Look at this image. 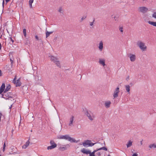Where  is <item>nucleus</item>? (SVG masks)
<instances>
[{"label": "nucleus", "instance_id": "nucleus-1", "mask_svg": "<svg viewBox=\"0 0 156 156\" xmlns=\"http://www.w3.org/2000/svg\"><path fill=\"white\" fill-rule=\"evenodd\" d=\"M58 139H65L67 140L70 142H77L76 140L73 138L70 137L69 135L67 134L65 135H60L58 137Z\"/></svg>", "mask_w": 156, "mask_h": 156}, {"label": "nucleus", "instance_id": "nucleus-2", "mask_svg": "<svg viewBox=\"0 0 156 156\" xmlns=\"http://www.w3.org/2000/svg\"><path fill=\"white\" fill-rule=\"evenodd\" d=\"M49 57L50 58L51 60L57 66L60 68L61 67L60 62L57 58L52 55L49 56Z\"/></svg>", "mask_w": 156, "mask_h": 156}, {"label": "nucleus", "instance_id": "nucleus-3", "mask_svg": "<svg viewBox=\"0 0 156 156\" xmlns=\"http://www.w3.org/2000/svg\"><path fill=\"white\" fill-rule=\"evenodd\" d=\"M137 45L142 51L146 50L147 47L144 42L140 41H138L137 43Z\"/></svg>", "mask_w": 156, "mask_h": 156}, {"label": "nucleus", "instance_id": "nucleus-4", "mask_svg": "<svg viewBox=\"0 0 156 156\" xmlns=\"http://www.w3.org/2000/svg\"><path fill=\"white\" fill-rule=\"evenodd\" d=\"M2 97L6 100L8 99L9 98H12V94L11 92H8L5 93H3L2 94Z\"/></svg>", "mask_w": 156, "mask_h": 156}, {"label": "nucleus", "instance_id": "nucleus-5", "mask_svg": "<svg viewBox=\"0 0 156 156\" xmlns=\"http://www.w3.org/2000/svg\"><path fill=\"white\" fill-rule=\"evenodd\" d=\"M95 144H96V143H92L90 140H87L83 142L82 144L84 147H86L87 145H88V146L92 147Z\"/></svg>", "mask_w": 156, "mask_h": 156}, {"label": "nucleus", "instance_id": "nucleus-6", "mask_svg": "<svg viewBox=\"0 0 156 156\" xmlns=\"http://www.w3.org/2000/svg\"><path fill=\"white\" fill-rule=\"evenodd\" d=\"M85 114L90 120L92 121L94 120V116L93 113L90 112H89L87 110L86 112H85Z\"/></svg>", "mask_w": 156, "mask_h": 156}, {"label": "nucleus", "instance_id": "nucleus-7", "mask_svg": "<svg viewBox=\"0 0 156 156\" xmlns=\"http://www.w3.org/2000/svg\"><path fill=\"white\" fill-rule=\"evenodd\" d=\"M138 10L139 12L144 14L147 12L148 9L146 7H140L138 8Z\"/></svg>", "mask_w": 156, "mask_h": 156}, {"label": "nucleus", "instance_id": "nucleus-8", "mask_svg": "<svg viewBox=\"0 0 156 156\" xmlns=\"http://www.w3.org/2000/svg\"><path fill=\"white\" fill-rule=\"evenodd\" d=\"M81 151L83 153L86 154H95V153L96 152V151L95 150H94L92 152H91L90 151V150L87 151L85 148L82 149L81 150Z\"/></svg>", "mask_w": 156, "mask_h": 156}, {"label": "nucleus", "instance_id": "nucleus-9", "mask_svg": "<svg viewBox=\"0 0 156 156\" xmlns=\"http://www.w3.org/2000/svg\"><path fill=\"white\" fill-rule=\"evenodd\" d=\"M119 92V87H117L115 89L113 94V96L114 98H116L118 96V94Z\"/></svg>", "mask_w": 156, "mask_h": 156}, {"label": "nucleus", "instance_id": "nucleus-10", "mask_svg": "<svg viewBox=\"0 0 156 156\" xmlns=\"http://www.w3.org/2000/svg\"><path fill=\"white\" fill-rule=\"evenodd\" d=\"M70 145L69 144H67L66 145H63V147H60L59 148V150L61 151H64L67 149V148L70 147Z\"/></svg>", "mask_w": 156, "mask_h": 156}, {"label": "nucleus", "instance_id": "nucleus-11", "mask_svg": "<svg viewBox=\"0 0 156 156\" xmlns=\"http://www.w3.org/2000/svg\"><path fill=\"white\" fill-rule=\"evenodd\" d=\"M4 35L5 36L4 32V28H3L1 27L0 28V38L2 39L3 36L4 37Z\"/></svg>", "mask_w": 156, "mask_h": 156}, {"label": "nucleus", "instance_id": "nucleus-12", "mask_svg": "<svg viewBox=\"0 0 156 156\" xmlns=\"http://www.w3.org/2000/svg\"><path fill=\"white\" fill-rule=\"evenodd\" d=\"M130 60L131 62H134L136 59V56L134 55L130 54L129 55Z\"/></svg>", "mask_w": 156, "mask_h": 156}, {"label": "nucleus", "instance_id": "nucleus-13", "mask_svg": "<svg viewBox=\"0 0 156 156\" xmlns=\"http://www.w3.org/2000/svg\"><path fill=\"white\" fill-rule=\"evenodd\" d=\"M20 78H19L16 80V87H20L22 83L20 81Z\"/></svg>", "mask_w": 156, "mask_h": 156}, {"label": "nucleus", "instance_id": "nucleus-14", "mask_svg": "<svg viewBox=\"0 0 156 156\" xmlns=\"http://www.w3.org/2000/svg\"><path fill=\"white\" fill-rule=\"evenodd\" d=\"M103 42L102 41H100L99 43L98 48L100 51H102V49H103Z\"/></svg>", "mask_w": 156, "mask_h": 156}, {"label": "nucleus", "instance_id": "nucleus-15", "mask_svg": "<svg viewBox=\"0 0 156 156\" xmlns=\"http://www.w3.org/2000/svg\"><path fill=\"white\" fill-rule=\"evenodd\" d=\"M111 102L110 101H107L105 103V107L107 108H108L110 107Z\"/></svg>", "mask_w": 156, "mask_h": 156}, {"label": "nucleus", "instance_id": "nucleus-16", "mask_svg": "<svg viewBox=\"0 0 156 156\" xmlns=\"http://www.w3.org/2000/svg\"><path fill=\"white\" fill-rule=\"evenodd\" d=\"M11 88V86L10 84H8L6 87L4 91V93H6Z\"/></svg>", "mask_w": 156, "mask_h": 156}, {"label": "nucleus", "instance_id": "nucleus-17", "mask_svg": "<svg viewBox=\"0 0 156 156\" xmlns=\"http://www.w3.org/2000/svg\"><path fill=\"white\" fill-rule=\"evenodd\" d=\"M74 117L73 116H72L71 117L70 119V122L69 123V125L70 126H72L73 125V122L74 119Z\"/></svg>", "mask_w": 156, "mask_h": 156}, {"label": "nucleus", "instance_id": "nucleus-18", "mask_svg": "<svg viewBox=\"0 0 156 156\" xmlns=\"http://www.w3.org/2000/svg\"><path fill=\"white\" fill-rule=\"evenodd\" d=\"M99 63L104 66L105 65V60L104 59H99Z\"/></svg>", "mask_w": 156, "mask_h": 156}, {"label": "nucleus", "instance_id": "nucleus-19", "mask_svg": "<svg viewBox=\"0 0 156 156\" xmlns=\"http://www.w3.org/2000/svg\"><path fill=\"white\" fill-rule=\"evenodd\" d=\"M126 90V91L129 94L130 90V87L129 85H127L125 86Z\"/></svg>", "mask_w": 156, "mask_h": 156}, {"label": "nucleus", "instance_id": "nucleus-20", "mask_svg": "<svg viewBox=\"0 0 156 156\" xmlns=\"http://www.w3.org/2000/svg\"><path fill=\"white\" fill-rule=\"evenodd\" d=\"M30 142L29 140H28L26 143V144L22 146L23 148L25 149L29 145Z\"/></svg>", "mask_w": 156, "mask_h": 156}, {"label": "nucleus", "instance_id": "nucleus-21", "mask_svg": "<svg viewBox=\"0 0 156 156\" xmlns=\"http://www.w3.org/2000/svg\"><path fill=\"white\" fill-rule=\"evenodd\" d=\"M53 32H54L53 31L48 32L46 30V33H45L46 37L47 38L48 37L50 36V34H52Z\"/></svg>", "mask_w": 156, "mask_h": 156}, {"label": "nucleus", "instance_id": "nucleus-22", "mask_svg": "<svg viewBox=\"0 0 156 156\" xmlns=\"http://www.w3.org/2000/svg\"><path fill=\"white\" fill-rule=\"evenodd\" d=\"M148 22L149 24L156 27V22L148 21Z\"/></svg>", "mask_w": 156, "mask_h": 156}, {"label": "nucleus", "instance_id": "nucleus-23", "mask_svg": "<svg viewBox=\"0 0 156 156\" xmlns=\"http://www.w3.org/2000/svg\"><path fill=\"white\" fill-rule=\"evenodd\" d=\"M132 145V141L131 140H129L126 144L127 147L128 148L131 146Z\"/></svg>", "mask_w": 156, "mask_h": 156}, {"label": "nucleus", "instance_id": "nucleus-24", "mask_svg": "<svg viewBox=\"0 0 156 156\" xmlns=\"http://www.w3.org/2000/svg\"><path fill=\"white\" fill-rule=\"evenodd\" d=\"M55 147H56V145L55 144L54 145H51L48 147L47 149L48 150H51L55 148Z\"/></svg>", "mask_w": 156, "mask_h": 156}, {"label": "nucleus", "instance_id": "nucleus-25", "mask_svg": "<svg viewBox=\"0 0 156 156\" xmlns=\"http://www.w3.org/2000/svg\"><path fill=\"white\" fill-rule=\"evenodd\" d=\"M34 0H30L29 3L30 7V8H32V3L33 2Z\"/></svg>", "mask_w": 156, "mask_h": 156}, {"label": "nucleus", "instance_id": "nucleus-26", "mask_svg": "<svg viewBox=\"0 0 156 156\" xmlns=\"http://www.w3.org/2000/svg\"><path fill=\"white\" fill-rule=\"evenodd\" d=\"M149 147L150 148H151L153 147L156 148V145L155 144H150L149 146Z\"/></svg>", "mask_w": 156, "mask_h": 156}, {"label": "nucleus", "instance_id": "nucleus-27", "mask_svg": "<svg viewBox=\"0 0 156 156\" xmlns=\"http://www.w3.org/2000/svg\"><path fill=\"white\" fill-rule=\"evenodd\" d=\"M5 84L4 83H3L0 87V89H1L2 90H4L5 89Z\"/></svg>", "mask_w": 156, "mask_h": 156}, {"label": "nucleus", "instance_id": "nucleus-28", "mask_svg": "<svg viewBox=\"0 0 156 156\" xmlns=\"http://www.w3.org/2000/svg\"><path fill=\"white\" fill-rule=\"evenodd\" d=\"M50 144H51V145H54L55 144L56 145V147H57V144L55 143L53 140H51L50 141Z\"/></svg>", "mask_w": 156, "mask_h": 156}, {"label": "nucleus", "instance_id": "nucleus-29", "mask_svg": "<svg viewBox=\"0 0 156 156\" xmlns=\"http://www.w3.org/2000/svg\"><path fill=\"white\" fill-rule=\"evenodd\" d=\"M23 33L24 36L25 37H26V35H27V34H26V30L25 29H23Z\"/></svg>", "mask_w": 156, "mask_h": 156}, {"label": "nucleus", "instance_id": "nucleus-30", "mask_svg": "<svg viewBox=\"0 0 156 156\" xmlns=\"http://www.w3.org/2000/svg\"><path fill=\"white\" fill-rule=\"evenodd\" d=\"M86 18V16H83L81 18V20H80V22H82L83 20L84 19H85Z\"/></svg>", "mask_w": 156, "mask_h": 156}, {"label": "nucleus", "instance_id": "nucleus-31", "mask_svg": "<svg viewBox=\"0 0 156 156\" xmlns=\"http://www.w3.org/2000/svg\"><path fill=\"white\" fill-rule=\"evenodd\" d=\"M152 17L156 19V12H154L152 15Z\"/></svg>", "mask_w": 156, "mask_h": 156}, {"label": "nucleus", "instance_id": "nucleus-32", "mask_svg": "<svg viewBox=\"0 0 156 156\" xmlns=\"http://www.w3.org/2000/svg\"><path fill=\"white\" fill-rule=\"evenodd\" d=\"M16 77L15 76V78H14V79L13 80H12V83L15 84L16 82Z\"/></svg>", "mask_w": 156, "mask_h": 156}, {"label": "nucleus", "instance_id": "nucleus-33", "mask_svg": "<svg viewBox=\"0 0 156 156\" xmlns=\"http://www.w3.org/2000/svg\"><path fill=\"white\" fill-rule=\"evenodd\" d=\"M101 149L105 151H107L108 150L107 148L105 147H101Z\"/></svg>", "mask_w": 156, "mask_h": 156}, {"label": "nucleus", "instance_id": "nucleus-34", "mask_svg": "<svg viewBox=\"0 0 156 156\" xmlns=\"http://www.w3.org/2000/svg\"><path fill=\"white\" fill-rule=\"evenodd\" d=\"M9 38L10 39V40H11V41L12 42V44L14 42V40L13 39H12L11 37H9Z\"/></svg>", "mask_w": 156, "mask_h": 156}, {"label": "nucleus", "instance_id": "nucleus-35", "mask_svg": "<svg viewBox=\"0 0 156 156\" xmlns=\"http://www.w3.org/2000/svg\"><path fill=\"white\" fill-rule=\"evenodd\" d=\"M94 21H95V19H94L93 22H90V26H92L93 25L94 23Z\"/></svg>", "mask_w": 156, "mask_h": 156}, {"label": "nucleus", "instance_id": "nucleus-36", "mask_svg": "<svg viewBox=\"0 0 156 156\" xmlns=\"http://www.w3.org/2000/svg\"><path fill=\"white\" fill-rule=\"evenodd\" d=\"M10 62H11V67H12L13 66V61L12 59L10 58Z\"/></svg>", "mask_w": 156, "mask_h": 156}, {"label": "nucleus", "instance_id": "nucleus-37", "mask_svg": "<svg viewBox=\"0 0 156 156\" xmlns=\"http://www.w3.org/2000/svg\"><path fill=\"white\" fill-rule=\"evenodd\" d=\"M119 30L121 32H122L123 31L122 27H120L119 28Z\"/></svg>", "mask_w": 156, "mask_h": 156}, {"label": "nucleus", "instance_id": "nucleus-38", "mask_svg": "<svg viewBox=\"0 0 156 156\" xmlns=\"http://www.w3.org/2000/svg\"><path fill=\"white\" fill-rule=\"evenodd\" d=\"M4 90L0 89V94H1L3 92H4Z\"/></svg>", "mask_w": 156, "mask_h": 156}, {"label": "nucleus", "instance_id": "nucleus-39", "mask_svg": "<svg viewBox=\"0 0 156 156\" xmlns=\"http://www.w3.org/2000/svg\"><path fill=\"white\" fill-rule=\"evenodd\" d=\"M97 154L98 156H100L101 155V153L100 152H98L97 153Z\"/></svg>", "mask_w": 156, "mask_h": 156}, {"label": "nucleus", "instance_id": "nucleus-40", "mask_svg": "<svg viewBox=\"0 0 156 156\" xmlns=\"http://www.w3.org/2000/svg\"><path fill=\"white\" fill-rule=\"evenodd\" d=\"M62 8H61L59 9L58 11L60 13H62Z\"/></svg>", "mask_w": 156, "mask_h": 156}, {"label": "nucleus", "instance_id": "nucleus-41", "mask_svg": "<svg viewBox=\"0 0 156 156\" xmlns=\"http://www.w3.org/2000/svg\"><path fill=\"white\" fill-rule=\"evenodd\" d=\"M132 156H138V154L136 153H134L133 154Z\"/></svg>", "mask_w": 156, "mask_h": 156}, {"label": "nucleus", "instance_id": "nucleus-42", "mask_svg": "<svg viewBox=\"0 0 156 156\" xmlns=\"http://www.w3.org/2000/svg\"><path fill=\"white\" fill-rule=\"evenodd\" d=\"M35 37L36 39H37V40H39V38H38V37L37 35L35 36Z\"/></svg>", "mask_w": 156, "mask_h": 156}, {"label": "nucleus", "instance_id": "nucleus-43", "mask_svg": "<svg viewBox=\"0 0 156 156\" xmlns=\"http://www.w3.org/2000/svg\"><path fill=\"white\" fill-rule=\"evenodd\" d=\"M90 154L89 156H95V154Z\"/></svg>", "mask_w": 156, "mask_h": 156}, {"label": "nucleus", "instance_id": "nucleus-44", "mask_svg": "<svg viewBox=\"0 0 156 156\" xmlns=\"http://www.w3.org/2000/svg\"><path fill=\"white\" fill-rule=\"evenodd\" d=\"M2 76V71L1 70H0V76Z\"/></svg>", "mask_w": 156, "mask_h": 156}, {"label": "nucleus", "instance_id": "nucleus-45", "mask_svg": "<svg viewBox=\"0 0 156 156\" xmlns=\"http://www.w3.org/2000/svg\"><path fill=\"white\" fill-rule=\"evenodd\" d=\"M4 3H5L4 0H3L2 6H3V8L4 7Z\"/></svg>", "mask_w": 156, "mask_h": 156}, {"label": "nucleus", "instance_id": "nucleus-46", "mask_svg": "<svg viewBox=\"0 0 156 156\" xmlns=\"http://www.w3.org/2000/svg\"><path fill=\"white\" fill-rule=\"evenodd\" d=\"M10 0H5L6 4L8 2H9Z\"/></svg>", "mask_w": 156, "mask_h": 156}, {"label": "nucleus", "instance_id": "nucleus-47", "mask_svg": "<svg viewBox=\"0 0 156 156\" xmlns=\"http://www.w3.org/2000/svg\"><path fill=\"white\" fill-rule=\"evenodd\" d=\"M12 105L10 107H9V109H10V112L11 111V109L12 108Z\"/></svg>", "mask_w": 156, "mask_h": 156}, {"label": "nucleus", "instance_id": "nucleus-48", "mask_svg": "<svg viewBox=\"0 0 156 156\" xmlns=\"http://www.w3.org/2000/svg\"><path fill=\"white\" fill-rule=\"evenodd\" d=\"M5 147H3V149H2V151H3V152H4L5 151Z\"/></svg>", "mask_w": 156, "mask_h": 156}, {"label": "nucleus", "instance_id": "nucleus-49", "mask_svg": "<svg viewBox=\"0 0 156 156\" xmlns=\"http://www.w3.org/2000/svg\"><path fill=\"white\" fill-rule=\"evenodd\" d=\"M5 146H6L5 143L4 144L3 147H5Z\"/></svg>", "mask_w": 156, "mask_h": 156}, {"label": "nucleus", "instance_id": "nucleus-50", "mask_svg": "<svg viewBox=\"0 0 156 156\" xmlns=\"http://www.w3.org/2000/svg\"><path fill=\"white\" fill-rule=\"evenodd\" d=\"M1 48H2V45H1V43L0 42V50L1 49Z\"/></svg>", "mask_w": 156, "mask_h": 156}, {"label": "nucleus", "instance_id": "nucleus-51", "mask_svg": "<svg viewBox=\"0 0 156 156\" xmlns=\"http://www.w3.org/2000/svg\"><path fill=\"white\" fill-rule=\"evenodd\" d=\"M96 152H97V151H99V150H98V148H97L96 150H94Z\"/></svg>", "mask_w": 156, "mask_h": 156}, {"label": "nucleus", "instance_id": "nucleus-52", "mask_svg": "<svg viewBox=\"0 0 156 156\" xmlns=\"http://www.w3.org/2000/svg\"><path fill=\"white\" fill-rule=\"evenodd\" d=\"M114 19L115 20V21H116V20H117V18H116V17H114Z\"/></svg>", "mask_w": 156, "mask_h": 156}, {"label": "nucleus", "instance_id": "nucleus-53", "mask_svg": "<svg viewBox=\"0 0 156 156\" xmlns=\"http://www.w3.org/2000/svg\"><path fill=\"white\" fill-rule=\"evenodd\" d=\"M142 141H143V140H141L140 141V144L141 145H142Z\"/></svg>", "mask_w": 156, "mask_h": 156}, {"label": "nucleus", "instance_id": "nucleus-54", "mask_svg": "<svg viewBox=\"0 0 156 156\" xmlns=\"http://www.w3.org/2000/svg\"><path fill=\"white\" fill-rule=\"evenodd\" d=\"M129 80V76H128L126 79V80Z\"/></svg>", "mask_w": 156, "mask_h": 156}, {"label": "nucleus", "instance_id": "nucleus-55", "mask_svg": "<svg viewBox=\"0 0 156 156\" xmlns=\"http://www.w3.org/2000/svg\"><path fill=\"white\" fill-rule=\"evenodd\" d=\"M98 150H99V151L101 150V148H98Z\"/></svg>", "mask_w": 156, "mask_h": 156}, {"label": "nucleus", "instance_id": "nucleus-56", "mask_svg": "<svg viewBox=\"0 0 156 156\" xmlns=\"http://www.w3.org/2000/svg\"><path fill=\"white\" fill-rule=\"evenodd\" d=\"M6 30H7V32L8 33H9V31H8V30L7 29H6Z\"/></svg>", "mask_w": 156, "mask_h": 156}, {"label": "nucleus", "instance_id": "nucleus-57", "mask_svg": "<svg viewBox=\"0 0 156 156\" xmlns=\"http://www.w3.org/2000/svg\"><path fill=\"white\" fill-rule=\"evenodd\" d=\"M142 0V1H147V0Z\"/></svg>", "mask_w": 156, "mask_h": 156}, {"label": "nucleus", "instance_id": "nucleus-58", "mask_svg": "<svg viewBox=\"0 0 156 156\" xmlns=\"http://www.w3.org/2000/svg\"><path fill=\"white\" fill-rule=\"evenodd\" d=\"M134 151V150H133V151H131L132 153H133V151Z\"/></svg>", "mask_w": 156, "mask_h": 156}, {"label": "nucleus", "instance_id": "nucleus-59", "mask_svg": "<svg viewBox=\"0 0 156 156\" xmlns=\"http://www.w3.org/2000/svg\"><path fill=\"white\" fill-rule=\"evenodd\" d=\"M132 83H130V84H131V85H132Z\"/></svg>", "mask_w": 156, "mask_h": 156}, {"label": "nucleus", "instance_id": "nucleus-60", "mask_svg": "<svg viewBox=\"0 0 156 156\" xmlns=\"http://www.w3.org/2000/svg\"><path fill=\"white\" fill-rule=\"evenodd\" d=\"M132 83H130V84H131V85H132Z\"/></svg>", "mask_w": 156, "mask_h": 156}, {"label": "nucleus", "instance_id": "nucleus-61", "mask_svg": "<svg viewBox=\"0 0 156 156\" xmlns=\"http://www.w3.org/2000/svg\"><path fill=\"white\" fill-rule=\"evenodd\" d=\"M108 156H110V155L109 154Z\"/></svg>", "mask_w": 156, "mask_h": 156}, {"label": "nucleus", "instance_id": "nucleus-62", "mask_svg": "<svg viewBox=\"0 0 156 156\" xmlns=\"http://www.w3.org/2000/svg\"><path fill=\"white\" fill-rule=\"evenodd\" d=\"M104 144H105V142H104Z\"/></svg>", "mask_w": 156, "mask_h": 156}, {"label": "nucleus", "instance_id": "nucleus-63", "mask_svg": "<svg viewBox=\"0 0 156 156\" xmlns=\"http://www.w3.org/2000/svg\"><path fill=\"white\" fill-rule=\"evenodd\" d=\"M0 156H2L1 155V154H0Z\"/></svg>", "mask_w": 156, "mask_h": 156}]
</instances>
